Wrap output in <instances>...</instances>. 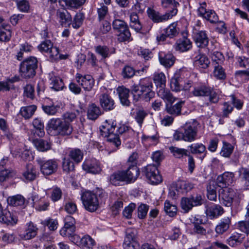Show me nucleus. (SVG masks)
Returning <instances> with one entry per match:
<instances>
[{"instance_id": "45", "label": "nucleus", "mask_w": 249, "mask_h": 249, "mask_svg": "<svg viewBox=\"0 0 249 249\" xmlns=\"http://www.w3.org/2000/svg\"><path fill=\"white\" fill-rule=\"evenodd\" d=\"M158 94L160 98L169 103H173L176 99L175 98L173 97L170 91L168 89H165V88L159 89L158 91Z\"/></svg>"}, {"instance_id": "61", "label": "nucleus", "mask_w": 249, "mask_h": 249, "mask_svg": "<svg viewBox=\"0 0 249 249\" xmlns=\"http://www.w3.org/2000/svg\"><path fill=\"white\" fill-rule=\"evenodd\" d=\"M233 150V147L231 144L226 142H223V145L222 147L220 154L223 157L226 158L229 157L232 153Z\"/></svg>"}, {"instance_id": "50", "label": "nucleus", "mask_w": 249, "mask_h": 249, "mask_svg": "<svg viewBox=\"0 0 249 249\" xmlns=\"http://www.w3.org/2000/svg\"><path fill=\"white\" fill-rule=\"evenodd\" d=\"M171 153L173 154V156L176 158L180 159L183 156L187 157L189 155L188 154L187 150L184 148H178L175 146H170L169 148Z\"/></svg>"}, {"instance_id": "28", "label": "nucleus", "mask_w": 249, "mask_h": 249, "mask_svg": "<svg viewBox=\"0 0 249 249\" xmlns=\"http://www.w3.org/2000/svg\"><path fill=\"white\" fill-rule=\"evenodd\" d=\"M159 57L160 64L165 67L170 68L175 63V58L172 53H165L161 52L159 54Z\"/></svg>"}, {"instance_id": "8", "label": "nucleus", "mask_w": 249, "mask_h": 249, "mask_svg": "<svg viewBox=\"0 0 249 249\" xmlns=\"http://www.w3.org/2000/svg\"><path fill=\"white\" fill-rule=\"evenodd\" d=\"M142 172L152 184H158L162 181V177L155 165H147L142 169Z\"/></svg>"}, {"instance_id": "38", "label": "nucleus", "mask_w": 249, "mask_h": 249, "mask_svg": "<svg viewBox=\"0 0 249 249\" xmlns=\"http://www.w3.org/2000/svg\"><path fill=\"white\" fill-rule=\"evenodd\" d=\"M184 104V101H181L174 105H167L166 110L167 112L174 116H178L181 114V110L182 106Z\"/></svg>"}, {"instance_id": "48", "label": "nucleus", "mask_w": 249, "mask_h": 249, "mask_svg": "<svg viewBox=\"0 0 249 249\" xmlns=\"http://www.w3.org/2000/svg\"><path fill=\"white\" fill-rule=\"evenodd\" d=\"M239 176L244 181L245 188L246 190H249V168L241 167L239 169Z\"/></svg>"}, {"instance_id": "59", "label": "nucleus", "mask_w": 249, "mask_h": 249, "mask_svg": "<svg viewBox=\"0 0 249 249\" xmlns=\"http://www.w3.org/2000/svg\"><path fill=\"white\" fill-rule=\"evenodd\" d=\"M164 210L168 215L173 217L177 214V208L176 205L170 203L169 201L166 200L164 203Z\"/></svg>"}, {"instance_id": "13", "label": "nucleus", "mask_w": 249, "mask_h": 249, "mask_svg": "<svg viewBox=\"0 0 249 249\" xmlns=\"http://www.w3.org/2000/svg\"><path fill=\"white\" fill-rule=\"evenodd\" d=\"M38 50L42 53H46L52 58H56L58 56V48L54 47L50 40H45L37 46Z\"/></svg>"}, {"instance_id": "43", "label": "nucleus", "mask_w": 249, "mask_h": 249, "mask_svg": "<svg viewBox=\"0 0 249 249\" xmlns=\"http://www.w3.org/2000/svg\"><path fill=\"white\" fill-rule=\"evenodd\" d=\"M193 187L192 183L183 180L178 181L176 184V190L179 193L187 192Z\"/></svg>"}, {"instance_id": "53", "label": "nucleus", "mask_w": 249, "mask_h": 249, "mask_svg": "<svg viewBox=\"0 0 249 249\" xmlns=\"http://www.w3.org/2000/svg\"><path fill=\"white\" fill-rule=\"evenodd\" d=\"M8 25H2L0 26V41H8L11 37V32L9 29H7Z\"/></svg>"}, {"instance_id": "33", "label": "nucleus", "mask_w": 249, "mask_h": 249, "mask_svg": "<svg viewBox=\"0 0 249 249\" xmlns=\"http://www.w3.org/2000/svg\"><path fill=\"white\" fill-rule=\"evenodd\" d=\"M86 0H59V2L69 9H77L83 6Z\"/></svg>"}, {"instance_id": "5", "label": "nucleus", "mask_w": 249, "mask_h": 249, "mask_svg": "<svg viewBox=\"0 0 249 249\" xmlns=\"http://www.w3.org/2000/svg\"><path fill=\"white\" fill-rule=\"evenodd\" d=\"M37 68L36 57L31 56L23 61L20 65V73L22 77L27 79L34 77Z\"/></svg>"}, {"instance_id": "18", "label": "nucleus", "mask_w": 249, "mask_h": 249, "mask_svg": "<svg viewBox=\"0 0 249 249\" xmlns=\"http://www.w3.org/2000/svg\"><path fill=\"white\" fill-rule=\"evenodd\" d=\"M191 154L199 156V159L202 161L207 155L206 147L202 143L191 144L188 146Z\"/></svg>"}, {"instance_id": "54", "label": "nucleus", "mask_w": 249, "mask_h": 249, "mask_svg": "<svg viewBox=\"0 0 249 249\" xmlns=\"http://www.w3.org/2000/svg\"><path fill=\"white\" fill-rule=\"evenodd\" d=\"M69 157L76 163H79L83 158V153L79 149H72L69 153Z\"/></svg>"}, {"instance_id": "46", "label": "nucleus", "mask_w": 249, "mask_h": 249, "mask_svg": "<svg viewBox=\"0 0 249 249\" xmlns=\"http://www.w3.org/2000/svg\"><path fill=\"white\" fill-rule=\"evenodd\" d=\"M112 21L113 29L118 32L128 27L127 24L124 20L118 18V15H115Z\"/></svg>"}, {"instance_id": "56", "label": "nucleus", "mask_w": 249, "mask_h": 249, "mask_svg": "<svg viewBox=\"0 0 249 249\" xmlns=\"http://www.w3.org/2000/svg\"><path fill=\"white\" fill-rule=\"evenodd\" d=\"M177 22H173L170 24L165 30L164 33L166 34V36L169 38H173L177 36L178 32L177 29Z\"/></svg>"}, {"instance_id": "37", "label": "nucleus", "mask_w": 249, "mask_h": 249, "mask_svg": "<svg viewBox=\"0 0 249 249\" xmlns=\"http://www.w3.org/2000/svg\"><path fill=\"white\" fill-rule=\"evenodd\" d=\"M95 52L102 56V58H106L110 56L111 54L115 53L114 48H108L106 46L99 45L95 47Z\"/></svg>"}, {"instance_id": "36", "label": "nucleus", "mask_w": 249, "mask_h": 249, "mask_svg": "<svg viewBox=\"0 0 249 249\" xmlns=\"http://www.w3.org/2000/svg\"><path fill=\"white\" fill-rule=\"evenodd\" d=\"M110 182L115 186L119 185L121 182H126L124 171H118L113 174L110 177Z\"/></svg>"}, {"instance_id": "49", "label": "nucleus", "mask_w": 249, "mask_h": 249, "mask_svg": "<svg viewBox=\"0 0 249 249\" xmlns=\"http://www.w3.org/2000/svg\"><path fill=\"white\" fill-rule=\"evenodd\" d=\"M36 109V107L35 105H31L22 107L20 112L22 116L27 119L30 118L33 115Z\"/></svg>"}, {"instance_id": "17", "label": "nucleus", "mask_w": 249, "mask_h": 249, "mask_svg": "<svg viewBox=\"0 0 249 249\" xmlns=\"http://www.w3.org/2000/svg\"><path fill=\"white\" fill-rule=\"evenodd\" d=\"M82 168L87 172L93 174H98L102 170L99 163L95 159H86L82 164Z\"/></svg>"}, {"instance_id": "25", "label": "nucleus", "mask_w": 249, "mask_h": 249, "mask_svg": "<svg viewBox=\"0 0 249 249\" xmlns=\"http://www.w3.org/2000/svg\"><path fill=\"white\" fill-rule=\"evenodd\" d=\"M121 104L125 106H129L130 102L128 98L129 97V89L122 86L118 87L116 89Z\"/></svg>"}, {"instance_id": "63", "label": "nucleus", "mask_w": 249, "mask_h": 249, "mask_svg": "<svg viewBox=\"0 0 249 249\" xmlns=\"http://www.w3.org/2000/svg\"><path fill=\"white\" fill-rule=\"evenodd\" d=\"M207 197L212 201H215L216 200V187L214 184H210L207 186Z\"/></svg>"}, {"instance_id": "52", "label": "nucleus", "mask_w": 249, "mask_h": 249, "mask_svg": "<svg viewBox=\"0 0 249 249\" xmlns=\"http://www.w3.org/2000/svg\"><path fill=\"white\" fill-rule=\"evenodd\" d=\"M154 81L157 87L161 89L165 87L166 77L163 72L156 73L154 77Z\"/></svg>"}, {"instance_id": "15", "label": "nucleus", "mask_w": 249, "mask_h": 249, "mask_svg": "<svg viewBox=\"0 0 249 249\" xmlns=\"http://www.w3.org/2000/svg\"><path fill=\"white\" fill-rule=\"evenodd\" d=\"M234 196V191L231 188H226L219 193V199L221 204L226 207H230L232 204Z\"/></svg>"}, {"instance_id": "24", "label": "nucleus", "mask_w": 249, "mask_h": 249, "mask_svg": "<svg viewBox=\"0 0 249 249\" xmlns=\"http://www.w3.org/2000/svg\"><path fill=\"white\" fill-rule=\"evenodd\" d=\"M174 47L176 51L185 52L192 48V43L189 38L184 36L177 40Z\"/></svg>"}, {"instance_id": "44", "label": "nucleus", "mask_w": 249, "mask_h": 249, "mask_svg": "<svg viewBox=\"0 0 249 249\" xmlns=\"http://www.w3.org/2000/svg\"><path fill=\"white\" fill-rule=\"evenodd\" d=\"M7 203L9 205L13 206H23L25 203V198L22 196L17 195L8 197Z\"/></svg>"}, {"instance_id": "39", "label": "nucleus", "mask_w": 249, "mask_h": 249, "mask_svg": "<svg viewBox=\"0 0 249 249\" xmlns=\"http://www.w3.org/2000/svg\"><path fill=\"white\" fill-rule=\"evenodd\" d=\"M210 92V87L205 85H200L195 87L192 93L194 96H208Z\"/></svg>"}, {"instance_id": "6", "label": "nucleus", "mask_w": 249, "mask_h": 249, "mask_svg": "<svg viewBox=\"0 0 249 249\" xmlns=\"http://www.w3.org/2000/svg\"><path fill=\"white\" fill-rule=\"evenodd\" d=\"M81 200L85 209L89 212H94L99 207L97 195L90 191L84 192L81 195Z\"/></svg>"}, {"instance_id": "34", "label": "nucleus", "mask_w": 249, "mask_h": 249, "mask_svg": "<svg viewBox=\"0 0 249 249\" xmlns=\"http://www.w3.org/2000/svg\"><path fill=\"white\" fill-rule=\"evenodd\" d=\"M244 237L241 233L234 232L227 239V243L231 247L240 245L243 241Z\"/></svg>"}, {"instance_id": "51", "label": "nucleus", "mask_w": 249, "mask_h": 249, "mask_svg": "<svg viewBox=\"0 0 249 249\" xmlns=\"http://www.w3.org/2000/svg\"><path fill=\"white\" fill-rule=\"evenodd\" d=\"M118 33V39L120 42H130L133 40L128 27Z\"/></svg>"}, {"instance_id": "22", "label": "nucleus", "mask_w": 249, "mask_h": 249, "mask_svg": "<svg viewBox=\"0 0 249 249\" xmlns=\"http://www.w3.org/2000/svg\"><path fill=\"white\" fill-rule=\"evenodd\" d=\"M0 221L7 225L13 226L17 223L18 219L13 213L7 209H4L1 211Z\"/></svg>"}, {"instance_id": "7", "label": "nucleus", "mask_w": 249, "mask_h": 249, "mask_svg": "<svg viewBox=\"0 0 249 249\" xmlns=\"http://www.w3.org/2000/svg\"><path fill=\"white\" fill-rule=\"evenodd\" d=\"M178 9L174 8L168 12H166L164 15H160V13L154 10L153 8L148 7L146 13L148 18L154 23L163 22L171 19L173 17L177 15Z\"/></svg>"}, {"instance_id": "47", "label": "nucleus", "mask_w": 249, "mask_h": 249, "mask_svg": "<svg viewBox=\"0 0 249 249\" xmlns=\"http://www.w3.org/2000/svg\"><path fill=\"white\" fill-rule=\"evenodd\" d=\"M51 88L55 91L62 90L64 86L62 80L56 76H52L50 79Z\"/></svg>"}, {"instance_id": "57", "label": "nucleus", "mask_w": 249, "mask_h": 249, "mask_svg": "<svg viewBox=\"0 0 249 249\" xmlns=\"http://www.w3.org/2000/svg\"><path fill=\"white\" fill-rule=\"evenodd\" d=\"M84 19V15L83 13L78 12L76 14L73 18V20L71 24L74 29H78L82 24Z\"/></svg>"}, {"instance_id": "40", "label": "nucleus", "mask_w": 249, "mask_h": 249, "mask_svg": "<svg viewBox=\"0 0 249 249\" xmlns=\"http://www.w3.org/2000/svg\"><path fill=\"white\" fill-rule=\"evenodd\" d=\"M101 114L99 107L92 104L89 106L88 109V118L91 120H95Z\"/></svg>"}, {"instance_id": "10", "label": "nucleus", "mask_w": 249, "mask_h": 249, "mask_svg": "<svg viewBox=\"0 0 249 249\" xmlns=\"http://www.w3.org/2000/svg\"><path fill=\"white\" fill-rule=\"evenodd\" d=\"M71 240L79 247L80 249H92L95 245L94 240L89 235H84L82 238L74 234Z\"/></svg>"}, {"instance_id": "4", "label": "nucleus", "mask_w": 249, "mask_h": 249, "mask_svg": "<svg viewBox=\"0 0 249 249\" xmlns=\"http://www.w3.org/2000/svg\"><path fill=\"white\" fill-rule=\"evenodd\" d=\"M152 89L151 80L145 78L141 79L138 85H134L132 87L131 92L134 94L141 95L142 98L145 101H149L155 96V92Z\"/></svg>"}, {"instance_id": "12", "label": "nucleus", "mask_w": 249, "mask_h": 249, "mask_svg": "<svg viewBox=\"0 0 249 249\" xmlns=\"http://www.w3.org/2000/svg\"><path fill=\"white\" fill-rule=\"evenodd\" d=\"M206 7L205 2L200 3V6L197 9L198 16L206 19L212 23H216L218 20V16L213 10H207Z\"/></svg>"}, {"instance_id": "9", "label": "nucleus", "mask_w": 249, "mask_h": 249, "mask_svg": "<svg viewBox=\"0 0 249 249\" xmlns=\"http://www.w3.org/2000/svg\"><path fill=\"white\" fill-rule=\"evenodd\" d=\"M41 173L44 175H50L55 172L57 169V160L51 159L47 160H37Z\"/></svg>"}, {"instance_id": "1", "label": "nucleus", "mask_w": 249, "mask_h": 249, "mask_svg": "<svg viewBox=\"0 0 249 249\" xmlns=\"http://www.w3.org/2000/svg\"><path fill=\"white\" fill-rule=\"evenodd\" d=\"M129 130V127L125 124L116 126V122L112 120H107L100 129L101 135L106 137L108 142L116 148L121 144L119 135L125 133Z\"/></svg>"}, {"instance_id": "64", "label": "nucleus", "mask_w": 249, "mask_h": 249, "mask_svg": "<svg viewBox=\"0 0 249 249\" xmlns=\"http://www.w3.org/2000/svg\"><path fill=\"white\" fill-rule=\"evenodd\" d=\"M181 208L185 212H188L193 207L190 197H182L180 202Z\"/></svg>"}, {"instance_id": "23", "label": "nucleus", "mask_w": 249, "mask_h": 249, "mask_svg": "<svg viewBox=\"0 0 249 249\" xmlns=\"http://www.w3.org/2000/svg\"><path fill=\"white\" fill-rule=\"evenodd\" d=\"M225 212L224 209L219 205L214 204L208 207L206 210L207 216L211 219L217 218Z\"/></svg>"}, {"instance_id": "41", "label": "nucleus", "mask_w": 249, "mask_h": 249, "mask_svg": "<svg viewBox=\"0 0 249 249\" xmlns=\"http://www.w3.org/2000/svg\"><path fill=\"white\" fill-rule=\"evenodd\" d=\"M33 143L36 149L41 152L46 151L51 148V143L42 139H35Z\"/></svg>"}, {"instance_id": "35", "label": "nucleus", "mask_w": 249, "mask_h": 249, "mask_svg": "<svg viewBox=\"0 0 249 249\" xmlns=\"http://www.w3.org/2000/svg\"><path fill=\"white\" fill-rule=\"evenodd\" d=\"M213 74L216 79L220 81L225 80L227 77L225 70L218 63L213 64Z\"/></svg>"}, {"instance_id": "3", "label": "nucleus", "mask_w": 249, "mask_h": 249, "mask_svg": "<svg viewBox=\"0 0 249 249\" xmlns=\"http://www.w3.org/2000/svg\"><path fill=\"white\" fill-rule=\"evenodd\" d=\"M48 131L57 136H69L73 130L71 124L60 118L50 119L48 123Z\"/></svg>"}, {"instance_id": "21", "label": "nucleus", "mask_w": 249, "mask_h": 249, "mask_svg": "<svg viewBox=\"0 0 249 249\" xmlns=\"http://www.w3.org/2000/svg\"><path fill=\"white\" fill-rule=\"evenodd\" d=\"M37 231L38 228L36 226L30 221L26 224L24 232L21 233L19 236L22 239L30 240L36 237Z\"/></svg>"}, {"instance_id": "42", "label": "nucleus", "mask_w": 249, "mask_h": 249, "mask_svg": "<svg viewBox=\"0 0 249 249\" xmlns=\"http://www.w3.org/2000/svg\"><path fill=\"white\" fill-rule=\"evenodd\" d=\"M195 64L200 68L206 69L208 67L210 61L205 55L199 54L195 58Z\"/></svg>"}, {"instance_id": "20", "label": "nucleus", "mask_w": 249, "mask_h": 249, "mask_svg": "<svg viewBox=\"0 0 249 249\" xmlns=\"http://www.w3.org/2000/svg\"><path fill=\"white\" fill-rule=\"evenodd\" d=\"M99 100L100 106L106 111H110L115 108L114 101L108 94H101L99 97Z\"/></svg>"}, {"instance_id": "29", "label": "nucleus", "mask_w": 249, "mask_h": 249, "mask_svg": "<svg viewBox=\"0 0 249 249\" xmlns=\"http://www.w3.org/2000/svg\"><path fill=\"white\" fill-rule=\"evenodd\" d=\"M22 176L26 181H31L35 180L37 176L36 168L31 163L27 164Z\"/></svg>"}, {"instance_id": "31", "label": "nucleus", "mask_w": 249, "mask_h": 249, "mask_svg": "<svg viewBox=\"0 0 249 249\" xmlns=\"http://www.w3.org/2000/svg\"><path fill=\"white\" fill-rule=\"evenodd\" d=\"M130 27L136 32L140 33L142 29V25L140 22L138 14L133 12L130 14Z\"/></svg>"}, {"instance_id": "2", "label": "nucleus", "mask_w": 249, "mask_h": 249, "mask_svg": "<svg viewBox=\"0 0 249 249\" xmlns=\"http://www.w3.org/2000/svg\"><path fill=\"white\" fill-rule=\"evenodd\" d=\"M198 123L193 120L186 123L179 130H177L173 135L176 141H183L186 142H192L197 139Z\"/></svg>"}, {"instance_id": "14", "label": "nucleus", "mask_w": 249, "mask_h": 249, "mask_svg": "<svg viewBox=\"0 0 249 249\" xmlns=\"http://www.w3.org/2000/svg\"><path fill=\"white\" fill-rule=\"evenodd\" d=\"M77 82L86 91H89L93 88L94 80L90 75H82L77 73L75 76Z\"/></svg>"}, {"instance_id": "58", "label": "nucleus", "mask_w": 249, "mask_h": 249, "mask_svg": "<svg viewBox=\"0 0 249 249\" xmlns=\"http://www.w3.org/2000/svg\"><path fill=\"white\" fill-rule=\"evenodd\" d=\"M17 3L18 9L22 12L28 13L30 5L28 0H15Z\"/></svg>"}, {"instance_id": "16", "label": "nucleus", "mask_w": 249, "mask_h": 249, "mask_svg": "<svg viewBox=\"0 0 249 249\" xmlns=\"http://www.w3.org/2000/svg\"><path fill=\"white\" fill-rule=\"evenodd\" d=\"M235 181V175L233 172H225L217 178V183L221 188H226Z\"/></svg>"}, {"instance_id": "55", "label": "nucleus", "mask_w": 249, "mask_h": 249, "mask_svg": "<svg viewBox=\"0 0 249 249\" xmlns=\"http://www.w3.org/2000/svg\"><path fill=\"white\" fill-rule=\"evenodd\" d=\"M16 172L12 169H5L0 172V181L4 182L16 176Z\"/></svg>"}, {"instance_id": "19", "label": "nucleus", "mask_w": 249, "mask_h": 249, "mask_svg": "<svg viewBox=\"0 0 249 249\" xmlns=\"http://www.w3.org/2000/svg\"><path fill=\"white\" fill-rule=\"evenodd\" d=\"M231 225V217L224 216L221 218L215 227V231L218 235H222L227 232Z\"/></svg>"}, {"instance_id": "27", "label": "nucleus", "mask_w": 249, "mask_h": 249, "mask_svg": "<svg viewBox=\"0 0 249 249\" xmlns=\"http://www.w3.org/2000/svg\"><path fill=\"white\" fill-rule=\"evenodd\" d=\"M56 17L59 22L62 26L70 25L72 18L67 10L58 9L56 11Z\"/></svg>"}, {"instance_id": "60", "label": "nucleus", "mask_w": 249, "mask_h": 249, "mask_svg": "<svg viewBox=\"0 0 249 249\" xmlns=\"http://www.w3.org/2000/svg\"><path fill=\"white\" fill-rule=\"evenodd\" d=\"M137 231L133 229H127L126 231V236L124 242L136 243L135 241Z\"/></svg>"}, {"instance_id": "30", "label": "nucleus", "mask_w": 249, "mask_h": 249, "mask_svg": "<svg viewBox=\"0 0 249 249\" xmlns=\"http://www.w3.org/2000/svg\"><path fill=\"white\" fill-rule=\"evenodd\" d=\"M31 199L36 209L39 211L46 210L49 206V202L44 201L43 198H39L37 195H33Z\"/></svg>"}, {"instance_id": "62", "label": "nucleus", "mask_w": 249, "mask_h": 249, "mask_svg": "<svg viewBox=\"0 0 249 249\" xmlns=\"http://www.w3.org/2000/svg\"><path fill=\"white\" fill-rule=\"evenodd\" d=\"M62 168L64 171L70 173L74 170V165L70 159L64 158L63 160Z\"/></svg>"}, {"instance_id": "11", "label": "nucleus", "mask_w": 249, "mask_h": 249, "mask_svg": "<svg viewBox=\"0 0 249 249\" xmlns=\"http://www.w3.org/2000/svg\"><path fill=\"white\" fill-rule=\"evenodd\" d=\"M64 227L60 230V234L63 237L71 238L76 229L75 219L71 216L67 215L64 219Z\"/></svg>"}, {"instance_id": "26", "label": "nucleus", "mask_w": 249, "mask_h": 249, "mask_svg": "<svg viewBox=\"0 0 249 249\" xmlns=\"http://www.w3.org/2000/svg\"><path fill=\"white\" fill-rule=\"evenodd\" d=\"M194 40L196 45L201 48L206 47L209 43L207 35L203 31H199L195 34Z\"/></svg>"}, {"instance_id": "32", "label": "nucleus", "mask_w": 249, "mask_h": 249, "mask_svg": "<svg viewBox=\"0 0 249 249\" xmlns=\"http://www.w3.org/2000/svg\"><path fill=\"white\" fill-rule=\"evenodd\" d=\"M126 182L134 181L140 174L139 168L137 166H130L128 168L124 171Z\"/></svg>"}]
</instances>
